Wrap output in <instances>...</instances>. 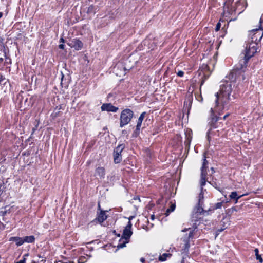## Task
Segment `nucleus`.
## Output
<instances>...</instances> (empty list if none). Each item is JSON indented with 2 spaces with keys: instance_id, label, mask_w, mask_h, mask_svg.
I'll list each match as a JSON object with an SVG mask.
<instances>
[{
  "instance_id": "obj_1",
  "label": "nucleus",
  "mask_w": 263,
  "mask_h": 263,
  "mask_svg": "<svg viewBox=\"0 0 263 263\" xmlns=\"http://www.w3.org/2000/svg\"><path fill=\"white\" fill-rule=\"evenodd\" d=\"M231 72L228 76L230 81H227L221 85L219 92H217L215 95V106H221L222 109L227 110L229 102L235 98V83L238 82V84H239L245 79V76L243 73L237 74L235 80L231 79Z\"/></svg>"
},
{
  "instance_id": "obj_2",
  "label": "nucleus",
  "mask_w": 263,
  "mask_h": 263,
  "mask_svg": "<svg viewBox=\"0 0 263 263\" xmlns=\"http://www.w3.org/2000/svg\"><path fill=\"white\" fill-rule=\"evenodd\" d=\"M257 43L253 40L248 41L246 45L245 53L239 63L231 71L230 77L233 80L236 79L237 74H244L248 60L257 52Z\"/></svg>"
},
{
  "instance_id": "obj_3",
  "label": "nucleus",
  "mask_w": 263,
  "mask_h": 263,
  "mask_svg": "<svg viewBox=\"0 0 263 263\" xmlns=\"http://www.w3.org/2000/svg\"><path fill=\"white\" fill-rule=\"evenodd\" d=\"M224 109H222L221 106H216L212 107L210 110V117L209 119L208 125L210 126V129L207 132L209 136L211 134V130L213 128H218L220 123L219 120L221 119L219 117Z\"/></svg>"
},
{
  "instance_id": "obj_4",
  "label": "nucleus",
  "mask_w": 263,
  "mask_h": 263,
  "mask_svg": "<svg viewBox=\"0 0 263 263\" xmlns=\"http://www.w3.org/2000/svg\"><path fill=\"white\" fill-rule=\"evenodd\" d=\"M195 222L193 223L192 227L185 228L181 231L180 241L181 245L183 247H190L192 244L190 241L193 238V235L195 229L197 228L199 223H197L198 220H194Z\"/></svg>"
},
{
  "instance_id": "obj_5",
  "label": "nucleus",
  "mask_w": 263,
  "mask_h": 263,
  "mask_svg": "<svg viewBox=\"0 0 263 263\" xmlns=\"http://www.w3.org/2000/svg\"><path fill=\"white\" fill-rule=\"evenodd\" d=\"M208 164V161L206 160L205 158L203 159L202 166L201 168V180H200V186L201 187V193L199 195V199L198 203L199 205H202V199H203V188L202 187L205 185L206 181L209 182L208 178H206V165Z\"/></svg>"
},
{
  "instance_id": "obj_6",
  "label": "nucleus",
  "mask_w": 263,
  "mask_h": 263,
  "mask_svg": "<svg viewBox=\"0 0 263 263\" xmlns=\"http://www.w3.org/2000/svg\"><path fill=\"white\" fill-rule=\"evenodd\" d=\"M132 224L131 221H128V224L123 230L122 237L119 240V243L117 247H126V244L129 241L133 232L132 231Z\"/></svg>"
},
{
  "instance_id": "obj_7",
  "label": "nucleus",
  "mask_w": 263,
  "mask_h": 263,
  "mask_svg": "<svg viewBox=\"0 0 263 263\" xmlns=\"http://www.w3.org/2000/svg\"><path fill=\"white\" fill-rule=\"evenodd\" d=\"M134 116L133 111L130 109H124L120 115V127L122 128L127 125L132 120Z\"/></svg>"
},
{
  "instance_id": "obj_8",
  "label": "nucleus",
  "mask_w": 263,
  "mask_h": 263,
  "mask_svg": "<svg viewBox=\"0 0 263 263\" xmlns=\"http://www.w3.org/2000/svg\"><path fill=\"white\" fill-rule=\"evenodd\" d=\"M10 241L15 242L16 245L21 246L24 242L31 243L34 241L35 238L33 236H25L24 237H13L10 238Z\"/></svg>"
},
{
  "instance_id": "obj_9",
  "label": "nucleus",
  "mask_w": 263,
  "mask_h": 263,
  "mask_svg": "<svg viewBox=\"0 0 263 263\" xmlns=\"http://www.w3.org/2000/svg\"><path fill=\"white\" fill-rule=\"evenodd\" d=\"M125 146L123 144L118 145L114 150V162L116 163H118L121 161V154L124 149Z\"/></svg>"
},
{
  "instance_id": "obj_10",
  "label": "nucleus",
  "mask_w": 263,
  "mask_h": 263,
  "mask_svg": "<svg viewBox=\"0 0 263 263\" xmlns=\"http://www.w3.org/2000/svg\"><path fill=\"white\" fill-rule=\"evenodd\" d=\"M251 32L253 33L251 40L256 42L257 43L261 40L263 36V32L260 30V27H259V29H253Z\"/></svg>"
},
{
  "instance_id": "obj_11",
  "label": "nucleus",
  "mask_w": 263,
  "mask_h": 263,
  "mask_svg": "<svg viewBox=\"0 0 263 263\" xmlns=\"http://www.w3.org/2000/svg\"><path fill=\"white\" fill-rule=\"evenodd\" d=\"M68 45L71 48H74L77 50H81L83 46L82 42L76 39H74L70 41Z\"/></svg>"
},
{
  "instance_id": "obj_12",
  "label": "nucleus",
  "mask_w": 263,
  "mask_h": 263,
  "mask_svg": "<svg viewBox=\"0 0 263 263\" xmlns=\"http://www.w3.org/2000/svg\"><path fill=\"white\" fill-rule=\"evenodd\" d=\"M102 111H106L108 112H116L119 108L112 105L111 103H104L101 107Z\"/></svg>"
},
{
  "instance_id": "obj_13",
  "label": "nucleus",
  "mask_w": 263,
  "mask_h": 263,
  "mask_svg": "<svg viewBox=\"0 0 263 263\" xmlns=\"http://www.w3.org/2000/svg\"><path fill=\"white\" fill-rule=\"evenodd\" d=\"M105 175V170L103 167H97L95 172V176L97 178L99 177L100 179H103Z\"/></svg>"
},
{
  "instance_id": "obj_14",
  "label": "nucleus",
  "mask_w": 263,
  "mask_h": 263,
  "mask_svg": "<svg viewBox=\"0 0 263 263\" xmlns=\"http://www.w3.org/2000/svg\"><path fill=\"white\" fill-rule=\"evenodd\" d=\"M173 250H167V252L160 254L158 259L160 261H165L167 260L168 258H170L172 256V253L173 252Z\"/></svg>"
},
{
  "instance_id": "obj_15",
  "label": "nucleus",
  "mask_w": 263,
  "mask_h": 263,
  "mask_svg": "<svg viewBox=\"0 0 263 263\" xmlns=\"http://www.w3.org/2000/svg\"><path fill=\"white\" fill-rule=\"evenodd\" d=\"M107 218V215H106L105 212L101 211L98 216V221L101 223Z\"/></svg>"
},
{
  "instance_id": "obj_16",
  "label": "nucleus",
  "mask_w": 263,
  "mask_h": 263,
  "mask_svg": "<svg viewBox=\"0 0 263 263\" xmlns=\"http://www.w3.org/2000/svg\"><path fill=\"white\" fill-rule=\"evenodd\" d=\"M144 115H145V112H143L140 115V117H139L138 123H137V124L136 126V130H138V131L140 130L142 121H143L144 117Z\"/></svg>"
},
{
  "instance_id": "obj_17",
  "label": "nucleus",
  "mask_w": 263,
  "mask_h": 263,
  "mask_svg": "<svg viewBox=\"0 0 263 263\" xmlns=\"http://www.w3.org/2000/svg\"><path fill=\"white\" fill-rule=\"evenodd\" d=\"M243 196V195L238 196L236 192H232L230 195V197L232 199H235V200H236L235 203H237L238 199L239 198H240L241 197H242Z\"/></svg>"
},
{
  "instance_id": "obj_18",
  "label": "nucleus",
  "mask_w": 263,
  "mask_h": 263,
  "mask_svg": "<svg viewBox=\"0 0 263 263\" xmlns=\"http://www.w3.org/2000/svg\"><path fill=\"white\" fill-rule=\"evenodd\" d=\"M175 207H176L175 204L172 203L170 208L167 209V210L166 211V212L165 213V216H168L169 214H170V213L172 212L173 211H174L175 210Z\"/></svg>"
},
{
  "instance_id": "obj_19",
  "label": "nucleus",
  "mask_w": 263,
  "mask_h": 263,
  "mask_svg": "<svg viewBox=\"0 0 263 263\" xmlns=\"http://www.w3.org/2000/svg\"><path fill=\"white\" fill-rule=\"evenodd\" d=\"M189 248H184L181 250V254L182 255V259H184V258L187 256L188 252H189Z\"/></svg>"
},
{
  "instance_id": "obj_20",
  "label": "nucleus",
  "mask_w": 263,
  "mask_h": 263,
  "mask_svg": "<svg viewBox=\"0 0 263 263\" xmlns=\"http://www.w3.org/2000/svg\"><path fill=\"white\" fill-rule=\"evenodd\" d=\"M87 259L85 256H82L78 259V263H84L86 262Z\"/></svg>"
},
{
  "instance_id": "obj_21",
  "label": "nucleus",
  "mask_w": 263,
  "mask_h": 263,
  "mask_svg": "<svg viewBox=\"0 0 263 263\" xmlns=\"http://www.w3.org/2000/svg\"><path fill=\"white\" fill-rule=\"evenodd\" d=\"M100 242L98 240H93V241L88 242L86 243L85 245H99V243Z\"/></svg>"
},
{
  "instance_id": "obj_22",
  "label": "nucleus",
  "mask_w": 263,
  "mask_h": 263,
  "mask_svg": "<svg viewBox=\"0 0 263 263\" xmlns=\"http://www.w3.org/2000/svg\"><path fill=\"white\" fill-rule=\"evenodd\" d=\"M255 256H256V259L258 260L259 262L262 263V261H263V259H262L261 255H259V253H258V254H255Z\"/></svg>"
},
{
  "instance_id": "obj_23",
  "label": "nucleus",
  "mask_w": 263,
  "mask_h": 263,
  "mask_svg": "<svg viewBox=\"0 0 263 263\" xmlns=\"http://www.w3.org/2000/svg\"><path fill=\"white\" fill-rule=\"evenodd\" d=\"M222 202H218L215 204V208L216 209H220L222 207Z\"/></svg>"
},
{
  "instance_id": "obj_24",
  "label": "nucleus",
  "mask_w": 263,
  "mask_h": 263,
  "mask_svg": "<svg viewBox=\"0 0 263 263\" xmlns=\"http://www.w3.org/2000/svg\"><path fill=\"white\" fill-rule=\"evenodd\" d=\"M177 75L179 77H182L184 75V72L181 70L178 71L176 73Z\"/></svg>"
},
{
  "instance_id": "obj_25",
  "label": "nucleus",
  "mask_w": 263,
  "mask_h": 263,
  "mask_svg": "<svg viewBox=\"0 0 263 263\" xmlns=\"http://www.w3.org/2000/svg\"><path fill=\"white\" fill-rule=\"evenodd\" d=\"M203 210L202 208H201V207H199V208H198V210H197V213H201L202 212H203Z\"/></svg>"
},
{
  "instance_id": "obj_26",
  "label": "nucleus",
  "mask_w": 263,
  "mask_h": 263,
  "mask_svg": "<svg viewBox=\"0 0 263 263\" xmlns=\"http://www.w3.org/2000/svg\"><path fill=\"white\" fill-rule=\"evenodd\" d=\"M220 27V23H218L217 24V25H216V27L215 30L216 31L219 30Z\"/></svg>"
},
{
  "instance_id": "obj_27",
  "label": "nucleus",
  "mask_w": 263,
  "mask_h": 263,
  "mask_svg": "<svg viewBox=\"0 0 263 263\" xmlns=\"http://www.w3.org/2000/svg\"><path fill=\"white\" fill-rule=\"evenodd\" d=\"M25 260H26V258H24L23 259L21 260L16 263H25Z\"/></svg>"
},
{
  "instance_id": "obj_28",
  "label": "nucleus",
  "mask_w": 263,
  "mask_h": 263,
  "mask_svg": "<svg viewBox=\"0 0 263 263\" xmlns=\"http://www.w3.org/2000/svg\"><path fill=\"white\" fill-rule=\"evenodd\" d=\"M59 48L61 49H64V45L63 44L59 45Z\"/></svg>"
},
{
  "instance_id": "obj_29",
  "label": "nucleus",
  "mask_w": 263,
  "mask_h": 263,
  "mask_svg": "<svg viewBox=\"0 0 263 263\" xmlns=\"http://www.w3.org/2000/svg\"><path fill=\"white\" fill-rule=\"evenodd\" d=\"M59 262H60V263H74V262L72 261H66L64 262H62L61 261H59ZM57 263H58V262H57Z\"/></svg>"
},
{
  "instance_id": "obj_30",
  "label": "nucleus",
  "mask_w": 263,
  "mask_h": 263,
  "mask_svg": "<svg viewBox=\"0 0 263 263\" xmlns=\"http://www.w3.org/2000/svg\"><path fill=\"white\" fill-rule=\"evenodd\" d=\"M120 66V64L117 65L116 66L114 67V71L115 72L116 71V69L118 68Z\"/></svg>"
},
{
  "instance_id": "obj_31",
  "label": "nucleus",
  "mask_w": 263,
  "mask_h": 263,
  "mask_svg": "<svg viewBox=\"0 0 263 263\" xmlns=\"http://www.w3.org/2000/svg\"><path fill=\"white\" fill-rule=\"evenodd\" d=\"M230 13H231V12H230V11H228V10H227V13H226V10H225V9L224 10V12H223V14H224V15H226V14H227V13H228V14H230Z\"/></svg>"
},
{
  "instance_id": "obj_32",
  "label": "nucleus",
  "mask_w": 263,
  "mask_h": 263,
  "mask_svg": "<svg viewBox=\"0 0 263 263\" xmlns=\"http://www.w3.org/2000/svg\"><path fill=\"white\" fill-rule=\"evenodd\" d=\"M229 115H230V114H229V113H228V114H227L226 115H225L223 116V120H225V119H226V118L229 116Z\"/></svg>"
},
{
  "instance_id": "obj_33",
  "label": "nucleus",
  "mask_w": 263,
  "mask_h": 263,
  "mask_svg": "<svg viewBox=\"0 0 263 263\" xmlns=\"http://www.w3.org/2000/svg\"><path fill=\"white\" fill-rule=\"evenodd\" d=\"M254 251H255V254H258V253H259L258 249H257V248H256V249H255Z\"/></svg>"
},
{
  "instance_id": "obj_34",
  "label": "nucleus",
  "mask_w": 263,
  "mask_h": 263,
  "mask_svg": "<svg viewBox=\"0 0 263 263\" xmlns=\"http://www.w3.org/2000/svg\"><path fill=\"white\" fill-rule=\"evenodd\" d=\"M151 219L152 220H154L155 219V215H152L151 216Z\"/></svg>"
},
{
  "instance_id": "obj_35",
  "label": "nucleus",
  "mask_w": 263,
  "mask_h": 263,
  "mask_svg": "<svg viewBox=\"0 0 263 263\" xmlns=\"http://www.w3.org/2000/svg\"><path fill=\"white\" fill-rule=\"evenodd\" d=\"M140 261H141L142 262H144V261H145V259H144V258L142 257V258H140Z\"/></svg>"
},
{
  "instance_id": "obj_36",
  "label": "nucleus",
  "mask_w": 263,
  "mask_h": 263,
  "mask_svg": "<svg viewBox=\"0 0 263 263\" xmlns=\"http://www.w3.org/2000/svg\"><path fill=\"white\" fill-rule=\"evenodd\" d=\"M60 42H62V43H64V40L63 38L60 39Z\"/></svg>"
},
{
  "instance_id": "obj_37",
  "label": "nucleus",
  "mask_w": 263,
  "mask_h": 263,
  "mask_svg": "<svg viewBox=\"0 0 263 263\" xmlns=\"http://www.w3.org/2000/svg\"><path fill=\"white\" fill-rule=\"evenodd\" d=\"M28 256V254H25V255H24V258H25V257H27Z\"/></svg>"
},
{
  "instance_id": "obj_38",
  "label": "nucleus",
  "mask_w": 263,
  "mask_h": 263,
  "mask_svg": "<svg viewBox=\"0 0 263 263\" xmlns=\"http://www.w3.org/2000/svg\"><path fill=\"white\" fill-rule=\"evenodd\" d=\"M46 260L45 259L42 260L41 262H42L43 263L45 262Z\"/></svg>"
},
{
  "instance_id": "obj_39",
  "label": "nucleus",
  "mask_w": 263,
  "mask_h": 263,
  "mask_svg": "<svg viewBox=\"0 0 263 263\" xmlns=\"http://www.w3.org/2000/svg\"><path fill=\"white\" fill-rule=\"evenodd\" d=\"M211 170L212 171V173H213L214 172V168L213 167H211Z\"/></svg>"
},
{
  "instance_id": "obj_40",
  "label": "nucleus",
  "mask_w": 263,
  "mask_h": 263,
  "mask_svg": "<svg viewBox=\"0 0 263 263\" xmlns=\"http://www.w3.org/2000/svg\"><path fill=\"white\" fill-rule=\"evenodd\" d=\"M3 16V13L2 12H0V18L2 17Z\"/></svg>"
},
{
  "instance_id": "obj_41",
  "label": "nucleus",
  "mask_w": 263,
  "mask_h": 263,
  "mask_svg": "<svg viewBox=\"0 0 263 263\" xmlns=\"http://www.w3.org/2000/svg\"><path fill=\"white\" fill-rule=\"evenodd\" d=\"M132 218H133V217H129V221H130V220H131V219H132Z\"/></svg>"
},
{
  "instance_id": "obj_42",
  "label": "nucleus",
  "mask_w": 263,
  "mask_h": 263,
  "mask_svg": "<svg viewBox=\"0 0 263 263\" xmlns=\"http://www.w3.org/2000/svg\"><path fill=\"white\" fill-rule=\"evenodd\" d=\"M117 75H119L120 76L122 74V73H116Z\"/></svg>"
},
{
  "instance_id": "obj_43",
  "label": "nucleus",
  "mask_w": 263,
  "mask_h": 263,
  "mask_svg": "<svg viewBox=\"0 0 263 263\" xmlns=\"http://www.w3.org/2000/svg\"><path fill=\"white\" fill-rule=\"evenodd\" d=\"M260 24H261L262 22H261V18L260 20V22H259Z\"/></svg>"
},
{
  "instance_id": "obj_44",
  "label": "nucleus",
  "mask_w": 263,
  "mask_h": 263,
  "mask_svg": "<svg viewBox=\"0 0 263 263\" xmlns=\"http://www.w3.org/2000/svg\"><path fill=\"white\" fill-rule=\"evenodd\" d=\"M124 70H125V68H124ZM124 71H125V70H123V72H122L123 74H124Z\"/></svg>"
},
{
  "instance_id": "obj_45",
  "label": "nucleus",
  "mask_w": 263,
  "mask_h": 263,
  "mask_svg": "<svg viewBox=\"0 0 263 263\" xmlns=\"http://www.w3.org/2000/svg\"><path fill=\"white\" fill-rule=\"evenodd\" d=\"M38 256H39V257H40V258L42 257L41 256V255H38Z\"/></svg>"
},
{
  "instance_id": "obj_46",
  "label": "nucleus",
  "mask_w": 263,
  "mask_h": 263,
  "mask_svg": "<svg viewBox=\"0 0 263 263\" xmlns=\"http://www.w3.org/2000/svg\"><path fill=\"white\" fill-rule=\"evenodd\" d=\"M87 256H89V257H91L90 255H87Z\"/></svg>"
},
{
  "instance_id": "obj_47",
  "label": "nucleus",
  "mask_w": 263,
  "mask_h": 263,
  "mask_svg": "<svg viewBox=\"0 0 263 263\" xmlns=\"http://www.w3.org/2000/svg\"><path fill=\"white\" fill-rule=\"evenodd\" d=\"M32 263H36L35 261H33Z\"/></svg>"
}]
</instances>
